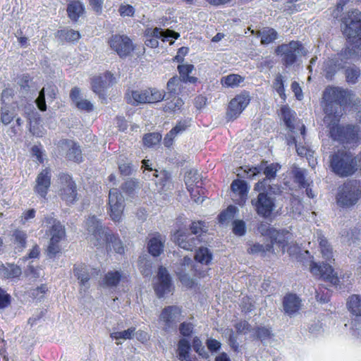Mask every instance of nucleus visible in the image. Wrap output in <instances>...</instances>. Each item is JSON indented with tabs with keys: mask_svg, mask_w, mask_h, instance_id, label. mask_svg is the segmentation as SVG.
Here are the masks:
<instances>
[{
	"mask_svg": "<svg viewBox=\"0 0 361 361\" xmlns=\"http://www.w3.org/2000/svg\"><path fill=\"white\" fill-rule=\"evenodd\" d=\"M321 252L323 257L329 262H331V260H334L333 257V250L331 245L329 244L328 241L324 236H320L318 238Z\"/></svg>",
	"mask_w": 361,
	"mask_h": 361,
	"instance_id": "nucleus-40",
	"label": "nucleus"
},
{
	"mask_svg": "<svg viewBox=\"0 0 361 361\" xmlns=\"http://www.w3.org/2000/svg\"><path fill=\"white\" fill-rule=\"evenodd\" d=\"M22 270L19 266L6 264L0 266V276L5 279H13L21 275Z\"/></svg>",
	"mask_w": 361,
	"mask_h": 361,
	"instance_id": "nucleus-27",
	"label": "nucleus"
},
{
	"mask_svg": "<svg viewBox=\"0 0 361 361\" xmlns=\"http://www.w3.org/2000/svg\"><path fill=\"white\" fill-rule=\"evenodd\" d=\"M106 245L110 249H113L116 252L122 254L124 252V247L121 240L109 230L105 235V238L99 243L98 246Z\"/></svg>",
	"mask_w": 361,
	"mask_h": 361,
	"instance_id": "nucleus-24",
	"label": "nucleus"
},
{
	"mask_svg": "<svg viewBox=\"0 0 361 361\" xmlns=\"http://www.w3.org/2000/svg\"><path fill=\"white\" fill-rule=\"evenodd\" d=\"M145 35L146 37L161 39L164 42L169 41L171 38L176 39L180 37V34L177 32L169 29L164 30L160 27L147 28L145 32Z\"/></svg>",
	"mask_w": 361,
	"mask_h": 361,
	"instance_id": "nucleus-21",
	"label": "nucleus"
},
{
	"mask_svg": "<svg viewBox=\"0 0 361 361\" xmlns=\"http://www.w3.org/2000/svg\"><path fill=\"white\" fill-rule=\"evenodd\" d=\"M194 69V66L192 64L178 65V70L180 73V78L183 80L186 76H188Z\"/></svg>",
	"mask_w": 361,
	"mask_h": 361,
	"instance_id": "nucleus-60",
	"label": "nucleus"
},
{
	"mask_svg": "<svg viewBox=\"0 0 361 361\" xmlns=\"http://www.w3.org/2000/svg\"><path fill=\"white\" fill-rule=\"evenodd\" d=\"M73 272L80 286L87 289L90 287V279L94 276H98L99 270L89 267L85 264H80L74 267Z\"/></svg>",
	"mask_w": 361,
	"mask_h": 361,
	"instance_id": "nucleus-17",
	"label": "nucleus"
},
{
	"mask_svg": "<svg viewBox=\"0 0 361 361\" xmlns=\"http://www.w3.org/2000/svg\"><path fill=\"white\" fill-rule=\"evenodd\" d=\"M41 90H44V94H47L49 99L53 100L56 95L57 87L54 84L48 83L45 87H44Z\"/></svg>",
	"mask_w": 361,
	"mask_h": 361,
	"instance_id": "nucleus-62",
	"label": "nucleus"
},
{
	"mask_svg": "<svg viewBox=\"0 0 361 361\" xmlns=\"http://www.w3.org/2000/svg\"><path fill=\"white\" fill-rule=\"evenodd\" d=\"M66 11L68 18L73 22H77L85 13L83 4L78 0L70 1L67 5Z\"/></svg>",
	"mask_w": 361,
	"mask_h": 361,
	"instance_id": "nucleus-25",
	"label": "nucleus"
},
{
	"mask_svg": "<svg viewBox=\"0 0 361 361\" xmlns=\"http://www.w3.org/2000/svg\"><path fill=\"white\" fill-rule=\"evenodd\" d=\"M281 169V166L277 163H272L267 165V162L263 161L260 165L245 170L246 178H253L255 176L260 174L262 172L265 175V178L259 180L255 185V190H264L267 186V180H271L276 176V172Z\"/></svg>",
	"mask_w": 361,
	"mask_h": 361,
	"instance_id": "nucleus-5",
	"label": "nucleus"
},
{
	"mask_svg": "<svg viewBox=\"0 0 361 361\" xmlns=\"http://www.w3.org/2000/svg\"><path fill=\"white\" fill-rule=\"evenodd\" d=\"M74 104L78 109L82 111L90 112L93 110V104L90 101L82 98Z\"/></svg>",
	"mask_w": 361,
	"mask_h": 361,
	"instance_id": "nucleus-61",
	"label": "nucleus"
},
{
	"mask_svg": "<svg viewBox=\"0 0 361 361\" xmlns=\"http://www.w3.org/2000/svg\"><path fill=\"white\" fill-rule=\"evenodd\" d=\"M331 171L340 177L352 176L357 167V157L349 151L340 149L329 157Z\"/></svg>",
	"mask_w": 361,
	"mask_h": 361,
	"instance_id": "nucleus-3",
	"label": "nucleus"
},
{
	"mask_svg": "<svg viewBox=\"0 0 361 361\" xmlns=\"http://www.w3.org/2000/svg\"><path fill=\"white\" fill-rule=\"evenodd\" d=\"M179 271L183 274H186L193 271H197V269L195 268L192 264V259L188 257H184V258L181 260V262L177 264L175 267V272L176 276H178V272Z\"/></svg>",
	"mask_w": 361,
	"mask_h": 361,
	"instance_id": "nucleus-41",
	"label": "nucleus"
},
{
	"mask_svg": "<svg viewBox=\"0 0 361 361\" xmlns=\"http://www.w3.org/2000/svg\"><path fill=\"white\" fill-rule=\"evenodd\" d=\"M190 342L185 338H181L178 343V358L181 361H191L190 359Z\"/></svg>",
	"mask_w": 361,
	"mask_h": 361,
	"instance_id": "nucleus-34",
	"label": "nucleus"
},
{
	"mask_svg": "<svg viewBox=\"0 0 361 361\" xmlns=\"http://www.w3.org/2000/svg\"><path fill=\"white\" fill-rule=\"evenodd\" d=\"M273 87L279 94L281 99H286L285 89H284V81L283 76L281 74H278L273 83Z\"/></svg>",
	"mask_w": 361,
	"mask_h": 361,
	"instance_id": "nucleus-48",
	"label": "nucleus"
},
{
	"mask_svg": "<svg viewBox=\"0 0 361 361\" xmlns=\"http://www.w3.org/2000/svg\"><path fill=\"white\" fill-rule=\"evenodd\" d=\"M255 334L256 338L260 340L263 344H266L274 336L271 329L266 326H257L255 329Z\"/></svg>",
	"mask_w": 361,
	"mask_h": 361,
	"instance_id": "nucleus-42",
	"label": "nucleus"
},
{
	"mask_svg": "<svg viewBox=\"0 0 361 361\" xmlns=\"http://www.w3.org/2000/svg\"><path fill=\"white\" fill-rule=\"evenodd\" d=\"M310 271L314 276L329 281L336 288L340 286V281L334 274V269L329 264L323 263L322 265H318L317 263L313 262L311 264Z\"/></svg>",
	"mask_w": 361,
	"mask_h": 361,
	"instance_id": "nucleus-15",
	"label": "nucleus"
},
{
	"mask_svg": "<svg viewBox=\"0 0 361 361\" xmlns=\"http://www.w3.org/2000/svg\"><path fill=\"white\" fill-rule=\"evenodd\" d=\"M347 306L354 316H361V295H351L347 302Z\"/></svg>",
	"mask_w": 361,
	"mask_h": 361,
	"instance_id": "nucleus-37",
	"label": "nucleus"
},
{
	"mask_svg": "<svg viewBox=\"0 0 361 361\" xmlns=\"http://www.w3.org/2000/svg\"><path fill=\"white\" fill-rule=\"evenodd\" d=\"M250 103V98L247 94L235 96L229 103L226 118L228 120L237 118Z\"/></svg>",
	"mask_w": 361,
	"mask_h": 361,
	"instance_id": "nucleus-14",
	"label": "nucleus"
},
{
	"mask_svg": "<svg viewBox=\"0 0 361 361\" xmlns=\"http://www.w3.org/2000/svg\"><path fill=\"white\" fill-rule=\"evenodd\" d=\"M243 81L239 75L231 74L221 78V83L224 86L234 87L239 85Z\"/></svg>",
	"mask_w": 361,
	"mask_h": 361,
	"instance_id": "nucleus-46",
	"label": "nucleus"
},
{
	"mask_svg": "<svg viewBox=\"0 0 361 361\" xmlns=\"http://www.w3.org/2000/svg\"><path fill=\"white\" fill-rule=\"evenodd\" d=\"M147 249L149 253L154 257H157L161 255L164 250V242L160 235L154 237L149 240Z\"/></svg>",
	"mask_w": 361,
	"mask_h": 361,
	"instance_id": "nucleus-33",
	"label": "nucleus"
},
{
	"mask_svg": "<svg viewBox=\"0 0 361 361\" xmlns=\"http://www.w3.org/2000/svg\"><path fill=\"white\" fill-rule=\"evenodd\" d=\"M109 214L114 221H120L124 209V198L117 188L109 192Z\"/></svg>",
	"mask_w": 361,
	"mask_h": 361,
	"instance_id": "nucleus-8",
	"label": "nucleus"
},
{
	"mask_svg": "<svg viewBox=\"0 0 361 361\" xmlns=\"http://www.w3.org/2000/svg\"><path fill=\"white\" fill-rule=\"evenodd\" d=\"M275 53L282 56V62L286 66H290L296 61L298 56L305 55L306 50L300 42L291 41L288 44L278 46Z\"/></svg>",
	"mask_w": 361,
	"mask_h": 361,
	"instance_id": "nucleus-6",
	"label": "nucleus"
},
{
	"mask_svg": "<svg viewBox=\"0 0 361 361\" xmlns=\"http://www.w3.org/2000/svg\"><path fill=\"white\" fill-rule=\"evenodd\" d=\"M195 259L202 264L209 265L212 259V253L207 247H201L196 251Z\"/></svg>",
	"mask_w": 361,
	"mask_h": 361,
	"instance_id": "nucleus-38",
	"label": "nucleus"
},
{
	"mask_svg": "<svg viewBox=\"0 0 361 361\" xmlns=\"http://www.w3.org/2000/svg\"><path fill=\"white\" fill-rule=\"evenodd\" d=\"M350 233L352 236L349 237L350 233L349 231L344 230L342 231V237L343 238V242L350 244L351 243H355L356 240H358L360 235V230L358 228L350 229Z\"/></svg>",
	"mask_w": 361,
	"mask_h": 361,
	"instance_id": "nucleus-50",
	"label": "nucleus"
},
{
	"mask_svg": "<svg viewBox=\"0 0 361 361\" xmlns=\"http://www.w3.org/2000/svg\"><path fill=\"white\" fill-rule=\"evenodd\" d=\"M301 307V300L295 294L289 293L283 299L284 313L290 317L294 316Z\"/></svg>",
	"mask_w": 361,
	"mask_h": 361,
	"instance_id": "nucleus-20",
	"label": "nucleus"
},
{
	"mask_svg": "<svg viewBox=\"0 0 361 361\" xmlns=\"http://www.w3.org/2000/svg\"><path fill=\"white\" fill-rule=\"evenodd\" d=\"M294 182L298 184L300 188L310 186V183L307 179V171L302 168H295L292 171Z\"/></svg>",
	"mask_w": 361,
	"mask_h": 361,
	"instance_id": "nucleus-35",
	"label": "nucleus"
},
{
	"mask_svg": "<svg viewBox=\"0 0 361 361\" xmlns=\"http://www.w3.org/2000/svg\"><path fill=\"white\" fill-rule=\"evenodd\" d=\"M104 88V82L102 79V77L98 76L92 79V89L94 92L100 94Z\"/></svg>",
	"mask_w": 361,
	"mask_h": 361,
	"instance_id": "nucleus-55",
	"label": "nucleus"
},
{
	"mask_svg": "<svg viewBox=\"0 0 361 361\" xmlns=\"http://www.w3.org/2000/svg\"><path fill=\"white\" fill-rule=\"evenodd\" d=\"M122 274L119 271H109L104 276L102 284L106 287H116L121 279Z\"/></svg>",
	"mask_w": 361,
	"mask_h": 361,
	"instance_id": "nucleus-31",
	"label": "nucleus"
},
{
	"mask_svg": "<svg viewBox=\"0 0 361 361\" xmlns=\"http://www.w3.org/2000/svg\"><path fill=\"white\" fill-rule=\"evenodd\" d=\"M256 35L261 38V44L267 45L278 38V32L271 27H266L257 32Z\"/></svg>",
	"mask_w": 361,
	"mask_h": 361,
	"instance_id": "nucleus-28",
	"label": "nucleus"
},
{
	"mask_svg": "<svg viewBox=\"0 0 361 361\" xmlns=\"http://www.w3.org/2000/svg\"><path fill=\"white\" fill-rule=\"evenodd\" d=\"M158 283L154 290L159 298H161L166 293L170 291L171 286V276L165 267H159L157 272Z\"/></svg>",
	"mask_w": 361,
	"mask_h": 361,
	"instance_id": "nucleus-18",
	"label": "nucleus"
},
{
	"mask_svg": "<svg viewBox=\"0 0 361 361\" xmlns=\"http://www.w3.org/2000/svg\"><path fill=\"white\" fill-rule=\"evenodd\" d=\"M61 188L59 190V196L66 201L67 204L73 203L77 197L76 185L72 180L71 176L66 173H62L59 176Z\"/></svg>",
	"mask_w": 361,
	"mask_h": 361,
	"instance_id": "nucleus-12",
	"label": "nucleus"
},
{
	"mask_svg": "<svg viewBox=\"0 0 361 361\" xmlns=\"http://www.w3.org/2000/svg\"><path fill=\"white\" fill-rule=\"evenodd\" d=\"M86 229L93 236L92 240L94 246L98 247L99 243L105 238V235L109 231L103 226L102 221L95 216H89L85 221Z\"/></svg>",
	"mask_w": 361,
	"mask_h": 361,
	"instance_id": "nucleus-13",
	"label": "nucleus"
},
{
	"mask_svg": "<svg viewBox=\"0 0 361 361\" xmlns=\"http://www.w3.org/2000/svg\"><path fill=\"white\" fill-rule=\"evenodd\" d=\"M233 232L234 234L243 236L245 233V224L243 220H235L233 221Z\"/></svg>",
	"mask_w": 361,
	"mask_h": 361,
	"instance_id": "nucleus-54",
	"label": "nucleus"
},
{
	"mask_svg": "<svg viewBox=\"0 0 361 361\" xmlns=\"http://www.w3.org/2000/svg\"><path fill=\"white\" fill-rule=\"evenodd\" d=\"M11 239L15 245V250L21 252L26 246L27 233L23 230L16 229L13 232Z\"/></svg>",
	"mask_w": 361,
	"mask_h": 361,
	"instance_id": "nucleus-29",
	"label": "nucleus"
},
{
	"mask_svg": "<svg viewBox=\"0 0 361 361\" xmlns=\"http://www.w3.org/2000/svg\"><path fill=\"white\" fill-rule=\"evenodd\" d=\"M256 198L252 199V205L259 216L269 217L275 208V199L268 195L264 190L259 191Z\"/></svg>",
	"mask_w": 361,
	"mask_h": 361,
	"instance_id": "nucleus-7",
	"label": "nucleus"
},
{
	"mask_svg": "<svg viewBox=\"0 0 361 361\" xmlns=\"http://www.w3.org/2000/svg\"><path fill=\"white\" fill-rule=\"evenodd\" d=\"M118 12L122 17H132L135 13V8L129 4H121L118 8Z\"/></svg>",
	"mask_w": 361,
	"mask_h": 361,
	"instance_id": "nucleus-59",
	"label": "nucleus"
},
{
	"mask_svg": "<svg viewBox=\"0 0 361 361\" xmlns=\"http://www.w3.org/2000/svg\"><path fill=\"white\" fill-rule=\"evenodd\" d=\"M51 171L49 169H43L37 176L34 191L41 197L46 199L51 185Z\"/></svg>",
	"mask_w": 361,
	"mask_h": 361,
	"instance_id": "nucleus-16",
	"label": "nucleus"
},
{
	"mask_svg": "<svg viewBox=\"0 0 361 361\" xmlns=\"http://www.w3.org/2000/svg\"><path fill=\"white\" fill-rule=\"evenodd\" d=\"M181 309L178 306H167L160 314V320L164 322L163 330L171 332L176 330L177 324L180 321Z\"/></svg>",
	"mask_w": 361,
	"mask_h": 361,
	"instance_id": "nucleus-9",
	"label": "nucleus"
},
{
	"mask_svg": "<svg viewBox=\"0 0 361 361\" xmlns=\"http://www.w3.org/2000/svg\"><path fill=\"white\" fill-rule=\"evenodd\" d=\"M146 92H147V103H156L164 99L165 97V94H163L156 89L146 90Z\"/></svg>",
	"mask_w": 361,
	"mask_h": 361,
	"instance_id": "nucleus-49",
	"label": "nucleus"
},
{
	"mask_svg": "<svg viewBox=\"0 0 361 361\" xmlns=\"http://www.w3.org/2000/svg\"><path fill=\"white\" fill-rule=\"evenodd\" d=\"M281 116L287 128L290 131L295 129L294 121L296 114L288 106H283L281 109Z\"/></svg>",
	"mask_w": 361,
	"mask_h": 361,
	"instance_id": "nucleus-30",
	"label": "nucleus"
},
{
	"mask_svg": "<svg viewBox=\"0 0 361 361\" xmlns=\"http://www.w3.org/2000/svg\"><path fill=\"white\" fill-rule=\"evenodd\" d=\"M352 329L355 336H361V316H355L352 320Z\"/></svg>",
	"mask_w": 361,
	"mask_h": 361,
	"instance_id": "nucleus-63",
	"label": "nucleus"
},
{
	"mask_svg": "<svg viewBox=\"0 0 361 361\" xmlns=\"http://www.w3.org/2000/svg\"><path fill=\"white\" fill-rule=\"evenodd\" d=\"M173 240L181 248L186 250H192L200 242L198 237H194L192 234L185 233L181 231H177Z\"/></svg>",
	"mask_w": 361,
	"mask_h": 361,
	"instance_id": "nucleus-19",
	"label": "nucleus"
},
{
	"mask_svg": "<svg viewBox=\"0 0 361 361\" xmlns=\"http://www.w3.org/2000/svg\"><path fill=\"white\" fill-rule=\"evenodd\" d=\"M343 33L353 42L345 49V54L352 58H361V12L355 9L349 12L342 20Z\"/></svg>",
	"mask_w": 361,
	"mask_h": 361,
	"instance_id": "nucleus-2",
	"label": "nucleus"
},
{
	"mask_svg": "<svg viewBox=\"0 0 361 361\" xmlns=\"http://www.w3.org/2000/svg\"><path fill=\"white\" fill-rule=\"evenodd\" d=\"M69 149L67 152L66 157L69 160L74 161L75 162H81L82 160V152L80 146L77 145L73 141H67Z\"/></svg>",
	"mask_w": 361,
	"mask_h": 361,
	"instance_id": "nucleus-36",
	"label": "nucleus"
},
{
	"mask_svg": "<svg viewBox=\"0 0 361 361\" xmlns=\"http://www.w3.org/2000/svg\"><path fill=\"white\" fill-rule=\"evenodd\" d=\"M361 198V180H350L338 188L336 203L348 209L355 205Z\"/></svg>",
	"mask_w": 361,
	"mask_h": 361,
	"instance_id": "nucleus-4",
	"label": "nucleus"
},
{
	"mask_svg": "<svg viewBox=\"0 0 361 361\" xmlns=\"http://www.w3.org/2000/svg\"><path fill=\"white\" fill-rule=\"evenodd\" d=\"M60 241H54L53 239H50L49 244L47 247V254L49 257H54L61 250L59 243Z\"/></svg>",
	"mask_w": 361,
	"mask_h": 361,
	"instance_id": "nucleus-56",
	"label": "nucleus"
},
{
	"mask_svg": "<svg viewBox=\"0 0 361 361\" xmlns=\"http://www.w3.org/2000/svg\"><path fill=\"white\" fill-rule=\"evenodd\" d=\"M45 222L51 226L50 239H53L54 241H61L65 236V228L61 223L51 216L45 217Z\"/></svg>",
	"mask_w": 361,
	"mask_h": 361,
	"instance_id": "nucleus-23",
	"label": "nucleus"
},
{
	"mask_svg": "<svg viewBox=\"0 0 361 361\" xmlns=\"http://www.w3.org/2000/svg\"><path fill=\"white\" fill-rule=\"evenodd\" d=\"M231 190L239 197L236 202L237 204L243 206L247 200L249 190L247 182L240 179L234 180L231 185Z\"/></svg>",
	"mask_w": 361,
	"mask_h": 361,
	"instance_id": "nucleus-22",
	"label": "nucleus"
},
{
	"mask_svg": "<svg viewBox=\"0 0 361 361\" xmlns=\"http://www.w3.org/2000/svg\"><path fill=\"white\" fill-rule=\"evenodd\" d=\"M350 93L338 87H326L323 94L324 102V121L329 125L331 137L348 147V145L357 143L358 128L355 126H342L336 124L343 116L344 106L348 103Z\"/></svg>",
	"mask_w": 361,
	"mask_h": 361,
	"instance_id": "nucleus-1",
	"label": "nucleus"
},
{
	"mask_svg": "<svg viewBox=\"0 0 361 361\" xmlns=\"http://www.w3.org/2000/svg\"><path fill=\"white\" fill-rule=\"evenodd\" d=\"M127 102L133 105L147 103V92L145 90H128L125 96Z\"/></svg>",
	"mask_w": 361,
	"mask_h": 361,
	"instance_id": "nucleus-26",
	"label": "nucleus"
},
{
	"mask_svg": "<svg viewBox=\"0 0 361 361\" xmlns=\"http://www.w3.org/2000/svg\"><path fill=\"white\" fill-rule=\"evenodd\" d=\"M135 334V328L130 327L127 330L121 331H113L110 334V337L115 340H127L131 339Z\"/></svg>",
	"mask_w": 361,
	"mask_h": 361,
	"instance_id": "nucleus-45",
	"label": "nucleus"
},
{
	"mask_svg": "<svg viewBox=\"0 0 361 361\" xmlns=\"http://www.w3.org/2000/svg\"><path fill=\"white\" fill-rule=\"evenodd\" d=\"M345 76L348 84L354 85L358 82L360 77V70L355 65L349 66L345 70Z\"/></svg>",
	"mask_w": 361,
	"mask_h": 361,
	"instance_id": "nucleus-43",
	"label": "nucleus"
},
{
	"mask_svg": "<svg viewBox=\"0 0 361 361\" xmlns=\"http://www.w3.org/2000/svg\"><path fill=\"white\" fill-rule=\"evenodd\" d=\"M201 180L200 174L196 169H190L186 172L185 176V183L188 186L197 183Z\"/></svg>",
	"mask_w": 361,
	"mask_h": 361,
	"instance_id": "nucleus-47",
	"label": "nucleus"
},
{
	"mask_svg": "<svg viewBox=\"0 0 361 361\" xmlns=\"http://www.w3.org/2000/svg\"><path fill=\"white\" fill-rule=\"evenodd\" d=\"M109 44L121 58L128 56L134 49L131 39L126 35H112Z\"/></svg>",
	"mask_w": 361,
	"mask_h": 361,
	"instance_id": "nucleus-11",
	"label": "nucleus"
},
{
	"mask_svg": "<svg viewBox=\"0 0 361 361\" xmlns=\"http://www.w3.org/2000/svg\"><path fill=\"white\" fill-rule=\"evenodd\" d=\"M237 211L238 209L236 207L233 205L228 206L226 209L224 210L219 214L218 217L219 223L224 224L229 222L234 218Z\"/></svg>",
	"mask_w": 361,
	"mask_h": 361,
	"instance_id": "nucleus-44",
	"label": "nucleus"
},
{
	"mask_svg": "<svg viewBox=\"0 0 361 361\" xmlns=\"http://www.w3.org/2000/svg\"><path fill=\"white\" fill-rule=\"evenodd\" d=\"M161 139V135L159 133H148L145 135L143 137V142L145 145L151 147L158 144Z\"/></svg>",
	"mask_w": 361,
	"mask_h": 361,
	"instance_id": "nucleus-52",
	"label": "nucleus"
},
{
	"mask_svg": "<svg viewBox=\"0 0 361 361\" xmlns=\"http://www.w3.org/2000/svg\"><path fill=\"white\" fill-rule=\"evenodd\" d=\"M178 279L181 282V283L188 287V288H192L195 283V280L191 278L190 273L183 274L180 271L178 272Z\"/></svg>",
	"mask_w": 361,
	"mask_h": 361,
	"instance_id": "nucleus-53",
	"label": "nucleus"
},
{
	"mask_svg": "<svg viewBox=\"0 0 361 361\" xmlns=\"http://www.w3.org/2000/svg\"><path fill=\"white\" fill-rule=\"evenodd\" d=\"M183 102L180 98H177L174 102H171L168 103L164 108L165 111H176L177 110H180V107L183 106Z\"/></svg>",
	"mask_w": 361,
	"mask_h": 361,
	"instance_id": "nucleus-57",
	"label": "nucleus"
},
{
	"mask_svg": "<svg viewBox=\"0 0 361 361\" xmlns=\"http://www.w3.org/2000/svg\"><path fill=\"white\" fill-rule=\"evenodd\" d=\"M11 295L0 287V309H5L11 304Z\"/></svg>",
	"mask_w": 361,
	"mask_h": 361,
	"instance_id": "nucleus-58",
	"label": "nucleus"
},
{
	"mask_svg": "<svg viewBox=\"0 0 361 361\" xmlns=\"http://www.w3.org/2000/svg\"><path fill=\"white\" fill-rule=\"evenodd\" d=\"M267 232L271 239V243H269V245H272L273 246L274 244H278L282 247L285 246L286 240L284 231H280L274 228H269L267 229Z\"/></svg>",
	"mask_w": 361,
	"mask_h": 361,
	"instance_id": "nucleus-32",
	"label": "nucleus"
},
{
	"mask_svg": "<svg viewBox=\"0 0 361 361\" xmlns=\"http://www.w3.org/2000/svg\"><path fill=\"white\" fill-rule=\"evenodd\" d=\"M358 59L359 58H352L349 54H345V50L335 55L331 59H328L324 62L323 71L326 78L331 80L338 70L343 68L346 63V59Z\"/></svg>",
	"mask_w": 361,
	"mask_h": 361,
	"instance_id": "nucleus-10",
	"label": "nucleus"
},
{
	"mask_svg": "<svg viewBox=\"0 0 361 361\" xmlns=\"http://www.w3.org/2000/svg\"><path fill=\"white\" fill-rule=\"evenodd\" d=\"M56 37L62 41L75 42L80 39V35L78 31L72 29H63L57 32Z\"/></svg>",
	"mask_w": 361,
	"mask_h": 361,
	"instance_id": "nucleus-39",
	"label": "nucleus"
},
{
	"mask_svg": "<svg viewBox=\"0 0 361 361\" xmlns=\"http://www.w3.org/2000/svg\"><path fill=\"white\" fill-rule=\"evenodd\" d=\"M136 185L133 180L126 181L121 186L123 191L127 195L131 196L134 194Z\"/></svg>",
	"mask_w": 361,
	"mask_h": 361,
	"instance_id": "nucleus-64",
	"label": "nucleus"
},
{
	"mask_svg": "<svg viewBox=\"0 0 361 361\" xmlns=\"http://www.w3.org/2000/svg\"><path fill=\"white\" fill-rule=\"evenodd\" d=\"M192 347L194 350L203 358H209V355L202 345L201 340L198 337H195L192 341Z\"/></svg>",
	"mask_w": 361,
	"mask_h": 361,
	"instance_id": "nucleus-51",
	"label": "nucleus"
}]
</instances>
